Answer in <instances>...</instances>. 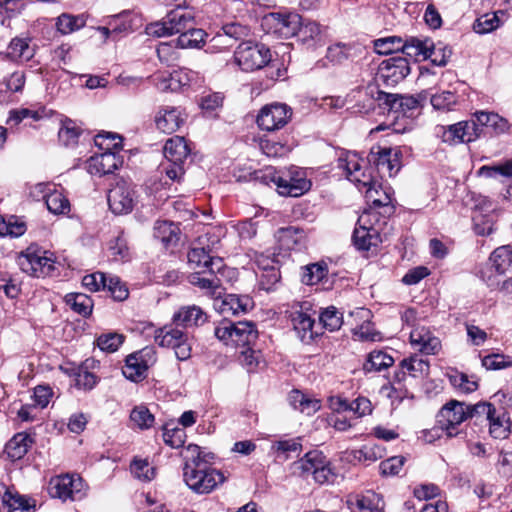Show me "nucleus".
I'll list each match as a JSON object with an SVG mask.
<instances>
[{
    "label": "nucleus",
    "instance_id": "nucleus-1",
    "mask_svg": "<svg viewBox=\"0 0 512 512\" xmlns=\"http://www.w3.org/2000/svg\"><path fill=\"white\" fill-rule=\"evenodd\" d=\"M181 455L183 480L195 494H209L226 481L227 477L224 473L211 466L215 459L212 452L204 451L196 444H189Z\"/></svg>",
    "mask_w": 512,
    "mask_h": 512
},
{
    "label": "nucleus",
    "instance_id": "nucleus-2",
    "mask_svg": "<svg viewBox=\"0 0 512 512\" xmlns=\"http://www.w3.org/2000/svg\"><path fill=\"white\" fill-rule=\"evenodd\" d=\"M94 142L102 152L91 156L87 160V172L100 177L113 173L122 164L121 158L117 155V150H119L122 145V138L116 134L107 132L98 134Z\"/></svg>",
    "mask_w": 512,
    "mask_h": 512
},
{
    "label": "nucleus",
    "instance_id": "nucleus-3",
    "mask_svg": "<svg viewBox=\"0 0 512 512\" xmlns=\"http://www.w3.org/2000/svg\"><path fill=\"white\" fill-rule=\"evenodd\" d=\"M290 473L293 476L307 479L312 476L314 481L320 485L332 484L337 474L331 467V463L322 451L312 450L290 465Z\"/></svg>",
    "mask_w": 512,
    "mask_h": 512
},
{
    "label": "nucleus",
    "instance_id": "nucleus-4",
    "mask_svg": "<svg viewBox=\"0 0 512 512\" xmlns=\"http://www.w3.org/2000/svg\"><path fill=\"white\" fill-rule=\"evenodd\" d=\"M17 263L22 272L37 278L48 276L55 269L54 254L36 244L21 251Z\"/></svg>",
    "mask_w": 512,
    "mask_h": 512
},
{
    "label": "nucleus",
    "instance_id": "nucleus-5",
    "mask_svg": "<svg viewBox=\"0 0 512 512\" xmlns=\"http://www.w3.org/2000/svg\"><path fill=\"white\" fill-rule=\"evenodd\" d=\"M214 334L226 346L235 348L250 346L258 337L256 326L250 321L223 320L215 328Z\"/></svg>",
    "mask_w": 512,
    "mask_h": 512
},
{
    "label": "nucleus",
    "instance_id": "nucleus-6",
    "mask_svg": "<svg viewBox=\"0 0 512 512\" xmlns=\"http://www.w3.org/2000/svg\"><path fill=\"white\" fill-rule=\"evenodd\" d=\"M195 17L191 10L186 8L172 9L161 21L146 26V34L154 37H166L173 34H182L189 27L194 26Z\"/></svg>",
    "mask_w": 512,
    "mask_h": 512
},
{
    "label": "nucleus",
    "instance_id": "nucleus-7",
    "mask_svg": "<svg viewBox=\"0 0 512 512\" xmlns=\"http://www.w3.org/2000/svg\"><path fill=\"white\" fill-rule=\"evenodd\" d=\"M189 152L190 150L183 137L175 136L166 141L164 156L167 163L162 164V169L169 179L180 181L185 173L184 163Z\"/></svg>",
    "mask_w": 512,
    "mask_h": 512
},
{
    "label": "nucleus",
    "instance_id": "nucleus-8",
    "mask_svg": "<svg viewBox=\"0 0 512 512\" xmlns=\"http://www.w3.org/2000/svg\"><path fill=\"white\" fill-rule=\"evenodd\" d=\"M233 272L232 269L224 265V269H220V271H216V269L195 271L188 276V281L215 300L224 294V281Z\"/></svg>",
    "mask_w": 512,
    "mask_h": 512
},
{
    "label": "nucleus",
    "instance_id": "nucleus-9",
    "mask_svg": "<svg viewBox=\"0 0 512 512\" xmlns=\"http://www.w3.org/2000/svg\"><path fill=\"white\" fill-rule=\"evenodd\" d=\"M271 60V52L263 44L244 41L234 52V61L241 70L249 72L263 68Z\"/></svg>",
    "mask_w": 512,
    "mask_h": 512
},
{
    "label": "nucleus",
    "instance_id": "nucleus-10",
    "mask_svg": "<svg viewBox=\"0 0 512 512\" xmlns=\"http://www.w3.org/2000/svg\"><path fill=\"white\" fill-rule=\"evenodd\" d=\"M179 327L172 323L157 329L154 340L161 347L172 348L176 358L180 361H185L191 357L192 349L188 334Z\"/></svg>",
    "mask_w": 512,
    "mask_h": 512
},
{
    "label": "nucleus",
    "instance_id": "nucleus-11",
    "mask_svg": "<svg viewBox=\"0 0 512 512\" xmlns=\"http://www.w3.org/2000/svg\"><path fill=\"white\" fill-rule=\"evenodd\" d=\"M337 166L345 172L347 179L354 183L356 187L368 185L372 181L373 169L367 167L366 162L355 152H341L337 160Z\"/></svg>",
    "mask_w": 512,
    "mask_h": 512
},
{
    "label": "nucleus",
    "instance_id": "nucleus-12",
    "mask_svg": "<svg viewBox=\"0 0 512 512\" xmlns=\"http://www.w3.org/2000/svg\"><path fill=\"white\" fill-rule=\"evenodd\" d=\"M469 418L466 404L457 400L447 402L437 414V423L444 429L448 438L460 434L459 426Z\"/></svg>",
    "mask_w": 512,
    "mask_h": 512
},
{
    "label": "nucleus",
    "instance_id": "nucleus-13",
    "mask_svg": "<svg viewBox=\"0 0 512 512\" xmlns=\"http://www.w3.org/2000/svg\"><path fill=\"white\" fill-rule=\"evenodd\" d=\"M444 50L447 51V54L444 53L441 58H438L436 55L437 50L431 40L411 37L404 40L401 52L415 61H418L420 58L423 60L430 59L437 66H445L452 52L450 49Z\"/></svg>",
    "mask_w": 512,
    "mask_h": 512
},
{
    "label": "nucleus",
    "instance_id": "nucleus-14",
    "mask_svg": "<svg viewBox=\"0 0 512 512\" xmlns=\"http://www.w3.org/2000/svg\"><path fill=\"white\" fill-rule=\"evenodd\" d=\"M436 134L444 143L456 145L475 141L480 137L481 129L474 120L460 121L447 127L438 126Z\"/></svg>",
    "mask_w": 512,
    "mask_h": 512
},
{
    "label": "nucleus",
    "instance_id": "nucleus-15",
    "mask_svg": "<svg viewBox=\"0 0 512 512\" xmlns=\"http://www.w3.org/2000/svg\"><path fill=\"white\" fill-rule=\"evenodd\" d=\"M134 187L124 181H118L108 192L107 200L110 210L116 215L130 213L136 204Z\"/></svg>",
    "mask_w": 512,
    "mask_h": 512
},
{
    "label": "nucleus",
    "instance_id": "nucleus-16",
    "mask_svg": "<svg viewBox=\"0 0 512 512\" xmlns=\"http://www.w3.org/2000/svg\"><path fill=\"white\" fill-rule=\"evenodd\" d=\"M83 481L74 475H58L52 477L48 484V492L51 497L62 501L76 500L83 496Z\"/></svg>",
    "mask_w": 512,
    "mask_h": 512
},
{
    "label": "nucleus",
    "instance_id": "nucleus-17",
    "mask_svg": "<svg viewBox=\"0 0 512 512\" xmlns=\"http://www.w3.org/2000/svg\"><path fill=\"white\" fill-rule=\"evenodd\" d=\"M300 24L301 16L297 13H270L263 18L262 23L268 33L285 39L295 36Z\"/></svg>",
    "mask_w": 512,
    "mask_h": 512
},
{
    "label": "nucleus",
    "instance_id": "nucleus-18",
    "mask_svg": "<svg viewBox=\"0 0 512 512\" xmlns=\"http://www.w3.org/2000/svg\"><path fill=\"white\" fill-rule=\"evenodd\" d=\"M292 109L282 103L264 106L258 116L257 124L261 130L275 131L283 128L291 119Z\"/></svg>",
    "mask_w": 512,
    "mask_h": 512
},
{
    "label": "nucleus",
    "instance_id": "nucleus-19",
    "mask_svg": "<svg viewBox=\"0 0 512 512\" xmlns=\"http://www.w3.org/2000/svg\"><path fill=\"white\" fill-rule=\"evenodd\" d=\"M156 361L155 351L152 348H144L127 356L123 367V375L134 382L146 377L147 371Z\"/></svg>",
    "mask_w": 512,
    "mask_h": 512
},
{
    "label": "nucleus",
    "instance_id": "nucleus-20",
    "mask_svg": "<svg viewBox=\"0 0 512 512\" xmlns=\"http://www.w3.org/2000/svg\"><path fill=\"white\" fill-rule=\"evenodd\" d=\"M401 152L389 147H372L368 162L375 165L378 173L392 177L398 173L401 168Z\"/></svg>",
    "mask_w": 512,
    "mask_h": 512
},
{
    "label": "nucleus",
    "instance_id": "nucleus-21",
    "mask_svg": "<svg viewBox=\"0 0 512 512\" xmlns=\"http://www.w3.org/2000/svg\"><path fill=\"white\" fill-rule=\"evenodd\" d=\"M270 180L277 186L279 194L284 196L298 197L310 189L311 182L302 172H296L294 175L283 177L272 171L266 170Z\"/></svg>",
    "mask_w": 512,
    "mask_h": 512
},
{
    "label": "nucleus",
    "instance_id": "nucleus-22",
    "mask_svg": "<svg viewBox=\"0 0 512 512\" xmlns=\"http://www.w3.org/2000/svg\"><path fill=\"white\" fill-rule=\"evenodd\" d=\"M410 73V65L406 58L401 56L384 60L377 73V80L387 86H394Z\"/></svg>",
    "mask_w": 512,
    "mask_h": 512
},
{
    "label": "nucleus",
    "instance_id": "nucleus-23",
    "mask_svg": "<svg viewBox=\"0 0 512 512\" xmlns=\"http://www.w3.org/2000/svg\"><path fill=\"white\" fill-rule=\"evenodd\" d=\"M35 193L43 195L47 209L55 215H66L71 210L69 199L62 191L49 183H38L34 188Z\"/></svg>",
    "mask_w": 512,
    "mask_h": 512
},
{
    "label": "nucleus",
    "instance_id": "nucleus-24",
    "mask_svg": "<svg viewBox=\"0 0 512 512\" xmlns=\"http://www.w3.org/2000/svg\"><path fill=\"white\" fill-rule=\"evenodd\" d=\"M185 122V115L180 107L164 105L155 112L156 128L166 134L176 132Z\"/></svg>",
    "mask_w": 512,
    "mask_h": 512
},
{
    "label": "nucleus",
    "instance_id": "nucleus-25",
    "mask_svg": "<svg viewBox=\"0 0 512 512\" xmlns=\"http://www.w3.org/2000/svg\"><path fill=\"white\" fill-rule=\"evenodd\" d=\"M409 339L413 349L425 355H436L442 348L440 339L425 326L414 327Z\"/></svg>",
    "mask_w": 512,
    "mask_h": 512
},
{
    "label": "nucleus",
    "instance_id": "nucleus-26",
    "mask_svg": "<svg viewBox=\"0 0 512 512\" xmlns=\"http://www.w3.org/2000/svg\"><path fill=\"white\" fill-rule=\"evenodd\" d=\"M430 364L427 360L413 355L404 358L400 364L398 371L395 372L394 379L397 383L404 382L407 376L413 379H423L429 374Z\"/></svg>",
    "mask_w": 512,
    "mask_h": 512
},
{
    "label": "nucleus",
    "instance_id": "nucleus-27",
    "mask_svg": "<svg viewBox=\"0 0 512 512\" xmlns=\"http://www.w3.org/2000/svg\"><path fill=\"white\" fill-rule=\"evenodd\" d=\"M210 252L211 250L206 251L204 247L191 248L187 255L189 267L195 271L204 269L220 271V269H224L223 259L212 256Z\"/></svg>",
    "mask_w": 512,
    "mask_h": 512
},
{
    "label": "nucleus",
    "instance_id": "nucleus-28",
    "mask_svg": "<svg viewBox=\"0 0 512 512\" xmlns=\"http://www.w3.org/2000/svg\"><path fill=\"white\" fill-rule=\"evenodd\" d=\"M208 319L207 314L197 305H188L180 307L172 317L173 324L192 328L203 325Z\"/></svg>",
    "mask_w": 512,
    "mask_h": 512
},
{
    "label": "nucleus",
    "instance_id": "nucleus-29",
    "mask_svg": "<svg viewBox=\"0 0 512 512\" xmlns=\"http://www.w3.org/2000/svg\"><path fill=\"white\" fill-rule=\"evenodd\" d=\"M293 328L303 343H310L318 335L314 331L315 319L307 311L296 310L291 314Z\"/></svg>",
    "mask_w": 512,
    "mask_h": 512
},
{
    "label": "nucleus",
    "instance_id": "nucleus-30",
    "mask_svg": "<svg viewBox=\"0 0 512 512\" xmlns=\"http://www.w3.org/2000/svg\"><path fill=\"white\" fill-rule=\"evenodd\" d=\"M360 191L365 190V197L368 202H371L374 207H383L392 204L393 190L389 186H382L377 179L372 175V181L365 186L357 187Z\"/></svg>",
    "mask_w": 512,
    "mask_h": 512
},
{
    "label": "nucleus",
    "instance_id": "nucleus-31",
    "mask_svg": "<svg viewBox=\"0 0 512 512\" xmlns=\"http://www.w3.org/2000/svg\"><path fill=\"white\" fill-rule=\"evenodd\" d=\"M250 300L247 297H240L235 294H223L221 298L214 300L215 309L227 316L238 315L248 310Z\"/></svg>",
    "mask_w": 512,
    "mask_h": 512
},
{
    "label": "nucleus",
    "instance_id": "nucleus-32",
    "mask_svg": "<svg viewBox=\"0 0 512 512\" xmlns=\"http://www.w3.org/2000/svg\"><path fill=\"white\" fill-rule=\"evenodd\" d=\"M474 117V121L481 130L486 128L495 135L504 134L510 129L508 120L495 112L477 111Z\"/></svg>",
    "mask_w": 512,
    "mask_h": 512
},
{
    "label": "nucleus",
    "instance_id": "nucleus-33",
    "mask_svg": "<svg viewBox=\"0 0 512 512\" xmlns=\"http://www.w3.org/2000/svg\"><path fill=\"white\" fill-rule=\"evenodd\" d=\"M95 364L94 359H86L80 366L71 370L70 375L78 389L90 391L96 386L99 378L89 371L90 368H94Z\"/></svg>",
    "mask_w": 512,
    "mask_h": 512
},
{
    "label": "nucleus",
    "instance_id": "nucleus-34",
    "mask_svg": "<svg viewBox=\"0 0 512 512\" xmlns=\"http://www.w3.org/2000/svg\"><path fill=\"white\" fill-rule=\"evenodd\" d=\"M348 503L353 505L357 512H385V501L382 495L372 490L357 494L354 501L349 500Z\"/></svg>",
    "mask_w": 512,
    "mask_h": 512
},
{
    "label": "nucleus",
    "instance_id": "nucleus-35",
    "mask_svg": "<svg viewBox=\"0 0 512 512\" xmlns=\"http://www.w3.org/2000/svg\"><path fill=\"white\" fill-rule=\"evenodd\" d=\"M351 316H356L363 320V323L353 328L352 332L354 337L361 341H378L381 339L380 333L376 331L374 325L370 322L371 312L366 308H358L351 313Z\"/></svg>",
    "mask_w": 512,
    "mask_h": 512
},
{
    "label": "nucleus",
    "instance_id": "nucleus-36",
    "mask_svg": "<svg viewBox=\"0 0 512 512\" xmlns=\"http://www.w3.org/2000/svg\"><path fill=\"white\" fill-rule=\"evenodd\" d=\"M352 241L356 249L368 251L372 247H376L381 242V238L379 230L375 225H369V228L356 226L353 231Z\"/></svg>",
    "mask_w": 512,
    "mask_h": 512
},
{
    "label": "nucleus",
    "instance_id": "nucleus-37",
    "mask_svg": "<svg viewBox=\"0 0 512 512\" xmlns=\"http://www.w3.org/2000/svg\"><path fill=\"white\" fill-rule=\"evenodd\" d=\"M276 239L280 249L290 251L300 247L305 240V232L295 226L278 229Z\"/></svg>",
    "mask_w": 512,
    "mask_h": 512
},
{
    "label": "nucleus",
    "instance_id": "nucleus-38",
    "mask_svg": "<svg viewBox=\"0 0 512 512\" xmlns=\"http://www.w3.org/2000/svg\"><path fill=\"white\" fill-rule=\"evenodd\" d=\"M32 438L26 433H17L5 446V453L12 461L22 459L32 445Z\"/></svg>",
    "mask_w": 512,
    "mask_h": 512
},
{
    "label": "nucleus",
    "instance_id": "nucleus-39",
    "mask_svg": "<svg viewBox=\"0 0 512 512\" xmlns=\"http://www.w3.org/2000/svg\"><path fill=\"white\" fill-rule=\"evenodd\" d=\"M180 229L173 222L158 220L154 224L153 235L166 247L175 245L179 240Z\"/></svg>",
    "mask_w": 512,
    "mask_h": 512
},
{
    "label": "nucleus",
    "instance_id": "nucleus-40",
    "mask_svg": "<svg viewBox=\"0 0 512 512\" xmlns=\"http://www.w3.org/2000/svg\"><path fill=\"white\" fill-rule=\"evenodd\" d=\"M489 260L495 272L499 275L512 271V246L503 245L496 248Z\"/></svg>",
    "mask_w": 512,
    "mask_h": 512
},
{
    "label": "nucleus",
    "instance_id": "nucleus-41",
    "mask_svg": "<svg viewBox=\"0 0 512 512\" xmlns=\"http://www.w3.org/2000/svg\"><path fill=\"white\" fill-rule=\"evenodd\" d=\"M489 433L495 439H505L510 433V420L503 409H496L489 417Z\"/></svg>",
    "mask_w": 512,
    "mask_h": 512
},
{
    "label": "nucleus",
    "instance_id": "nucleus-42",
    "mask_svg": "<svg viewBox=\"0 0 512 512\" xmlns=\"http://www.w3.org/2000/svg\"><path fill=\"white\" fill-rule=\"evenodd\" d=\"M299 41L308 47H313L322 41V31L318 23L314 21L303 22L301 20L300 28L297 30Z\"/></svg>",
    "mask_w": 512,
    "mask_h": 512
},
{
    "label": "nucleus",
    "instance_id": "nucleus-43",
    "mask_svg": "<svg viewBox=\"0 0 512 512\" xmlns=\"http://www.w3.org/2000/svg\"><path fill=\"white\" fill-rule=\"evenodd\" d=\"M505 16L502 10L490 12L478 17L473 25V29L478 34H487L501 26L503 20L501 17Z\"/></svg>",
    "mask_w": 512,
    "mask_h": 512
},
{
    "label": "nucleus",
    "instance_id": "nucleus-44",
    "mask_svg": "<svg viewBox=\"0 0 512 512\" xmlns=\"http://www.w3.org/2000/svg\"><path fill=\"white\" fill-rule=\"evenodd\" d=\"M207 33L200 28L189 27L176 40L178 47L182 49L200 48L205 43Z\"/></svg>",
    "mask_w": 512,
    "mask_h": 512
},
{
    "label": "nucleus",
    "instance_id": "nucleus-45",
    "mask_svg": "<svg viewBox=\"0 0 512 512\" xmlns=\"http://www.w3.org/2000/svg\"><path fill=\"white\" fill-rule=\"evenodd\" d=\"M393 363V357L387 352L374 350L369 353L363 368L366 372H380L392 366Z\"/></svg>",
    "mask_w": 512,
    "mask_h": 512
},
{
    "label": "nucleus",
    "instance_id": "nucleus-46",
    "mask_svg": "<svg viewBox=\"0 0 512 512\" xmlns=\"http://www.w3.org/2000/svg\"><path fill=\"white\" fill-rule=\"evenodd\" d=\"M289 401L294 409L299 410L300 412L307 415L314 414L321 407L319 400L311 399L298 390L291 392Z\"/></svg>",
    "mask_w": 512,
    "mask_h": 512
},
{
    "label": "nucleus",
    "instance_id": "nucleus-47",
    "mask_svg": "<svg viewBox=\"0 0 512 512\" xmlns=\"http://www.w3.org/2000/svg\"><path fill=\"white\" fill-rule=\"evenodd\" d=\"M66 304L83 317L91 314L93 309L92 299L84 293H69L65 296Z\"/></svg>",
    "mask_w": 512,
    "mask_h": 512
},
{
    "label": "nucleus",
    "instance_id": "nucleus-48",
    "mask_svg": "<svg viewBox=\"0 0 512 512\" xmlns=\"http://www.w3.org/2000/svg\"><path fill=\"white\" fill-rule=\"evenodd\" d=\"M86 24L85 18L82 15H71L67 13H63L56 18V28L57 31L62 35L71 34L81 28H83Z\"/></svg>",
    "mask_w": 512,
    "mask_h": 512
},
{
    "label": "nucleus",
    "instance_id": "nucleus-49",
    "mask_svg": "<svg viewBox=\"0 0 512 512\" xmlns=\"http://www.w3.org/2000/svg\"><path fill=\"white\" fill-rule=\"evenodd\" d=\"M2 502L9 508L10 512H30L35 506L31 504V499L10 490L5 491Z\"/></svg>",
    "mask_w": 512,
    "mask_h": 512
},
{
    "label": "nucleus",
    "instance_id": "nucleus-50",
    "mask_svg": "<svg viewBox=\"0 0 512 512\" xmlns=\"http://www.w3.org/2000/svg\"><path fill=\"white\" fill-rule=\"evenodd\" d=\"M351 453L355 460L363 463H371L384 456L385 448L378 444H366L360 449L353 450Z\"/></svg>",
    "mask_w": 512,
    "mask_h": 512
},
{
    "label": "nucleus",
    "instance_id": "nucleus-51",
    "mask_svg": "<svg viewBox=\"0 0 512 512\" xmlns=\"http://www.w3.org/2000/svg\"><path fill=\"white\" fill-rule=\"evenodd\" d=\"M8 55L15 61H28L33 57V48L27 40L14 38L8 46Z\"/></svg>",
    "mask_w": 512,
    "mask_h": 512
},
{
    "label": "nucleus",
    "instance_id": "nucleus-52",
    "mask_svg": "<svg viewBox=\"0 0 512 512\" xmlns=\"http://www.w3.org/2000/svg\"><path fill=\"white\" fill-rule=\"evenodd\" d=\"M132 475L142 482H149L155 477V468L147 459L135 457L130 464Z\"/></svg>",
    "mask_w": 512,
    "mask_h": 512
},
{
    "label": "nucleus",
    "instance_id": "nucleus-53",
    "mask_svg": "<svg viewBox=\"0 0 512 512\" xmlns=\"http://www.w3.org/2000/svg\"><path fill=\"white\" fill-rule=\"evenodd\" d=\"M354 48L350 45L337 43L327 49L326 58L329 62L339 65L350 60L354 56Z\"/></svg>",
    "mask_w": 512,
    "mask_h": 512
},
{
    "label": "nucleus",
    "instance_id": "nucleus-54",
    "mask_svg": "<svg viewBox=\"0 0 512 512\" xmlns=\"http://www.w3.org/2000/svg\"><path fill=\"white\" fill-rule=\"evenodd\" d=\"M319 321L323 328L333 332L341 328L343 324V315L334 306H329L322 310L319 315Z\"/></svg>",
    "mask_w": 512,
    "mask_h": 512
},
{
    "label": "nucleus",
    "instance_id": "nucleus-55",
    "mask_svg": "<svg viewBox=\"0 0 512 512\" xmlns=\"http://www.w3.org/2000/svg\"><path fill=\"white\" fill-rule=\"evenodd\" d=\"M163 440L165 444L171 448H180L184 445L186 440V432L173 423H167L163 427Z\"/></svg>",
    "mask_w": 512,
    "mask_h": 512
},
{
    "label": "nucleus",
    "instance_id": "nucleus-56",
    "mask_svg": "<svg viewBox=\"0 0 512 512\" xmlns=\"http://www.w3.org/2000/svg\"><path fill=\"white\" fill-rule=\"evenodd\" d=\"M477 175L484 178H512V158L499 165H484L477 170Z\"/></svg>",
    "mask_w": 512,
    "mask_h": 512
},
{
    "label": "nucleus",
    "instance_id": "nucleus-57",
    "mask_svg": "<svg viewBox=\"0 0 512 512\" xmlns=\"http://www.w3.org/2000/svg\"><path fill=\"white\" fill-rule=\"evenodd\" d=\"M404 39L398 36H388L374 41V49L377 54L387 55L402 51Z\"/></svg>",
    "mask_w": 512,
    "mask_h": 512
},
{
    "label": "nucleus",
    "instance_id": "nucleus-58",
    "mask_svg": "<svg viewBox=\"0 0 512 512\" xmlns=\"http://www.w3.org/2000/svg\"><path fill=\"white\" fill-rule=\"evenodd\" d=\"M273 447L275 448L277 458L281 461L288 460L292 454L299 455L302 451L299 439L278 441Z\"/></svg>",
    "mask_w": 512,
    "mask_h": 512
},
{
    "label": "nucleus",
    "instance_id": "nucleus-59",
    "mask_svg": "<svg viewBox=\"0 0 512 512\" xmlns=\"http://www.w3.org/2000/svg\"><path fill=\"white\" fill-rule=\"evenodd\" d=\"M131 422L140 429H149L154 424V415L144 405L133 408L130 413Z\"/></svg>",
    "mask_w": 512,
    "mask_h": 512
},
{
    "label": "nucleus",
    "instance_id": "nucleus-60",
    "mask_svg": "<svg viewBox=\"0 0 512 512\" xmlns=\"http://www.w3.org/2000/svg\"><path fill=\"white\" fill-rule=\"evenodd\" d=\"M180 76V74H174V72L170 74L160 72L154 74L152 80L159 91H176L179 89V85L176 84V81H181Z\"/></svg>",
    "mask_w": 512,
    "mask_h": 512
},
{
    "label": "nucleus",
    "instance_id": "nucleus-61",
    "mask_svg": "<svg viewBox=\"0 0 512 512\" xmlns=\"http://www.w3.org/2000/svg\"><path fill=\"white\" fill-rule=\"evenodd\" d=\"M302 270L301 281L306 285L319 283L327 274L326 266L319 263L307 265Z\"/></svg>",
    "mask_w": 512,
    "mask_h": 512
},
{
    "label": "nucleus",
    "instance_id": "nucleus-62",
    "mask_svg": "<svg viewBox=\"0 0 512 512\" xmlns=\"http://www.w3.org/2000/svg\"><path fill=\"white\" fill-rule=\"evenodd\" d=\"M427 95L425 92L418 94L417 96H403L399 95L398 106L395 118L399 115H406L408 112L417 109L425 101Z\"/></svg>",
    "mask_w": 512,
    "mask_h": 512
},
{
    "label": "nucleus",
    "instance_id": "nucleus-63",
    "mask_svg": "<svg viewBox=\"0 0 512 512\" xmlns=\"http://www.w3.org/2000/svg\"><path fill=\"white\" fill-rule=\"evenodd\" d=\"M481 362L487 370H500L512 366V357L496 353L483 357Z\"/></svg>",
    "mask_w": 512,
    "mask_h": 512
},
{
    "label": "nucleus",
    "instance_id": "nucleus-64",
    "mask_svg": "<svg viewBox=\"0 0 512 512\" xmlns=\"http://www.w3.org/2000/svg\"><path fill=\"white\" fill-rule=\"evenodd\" d=\"M80 134L81 129L72 120H66L59 130V139L64 145L70 146L77 142Z\"/></svg>",
    "mask_w": 512,
    "mask_h": 512
}]
</instances>
